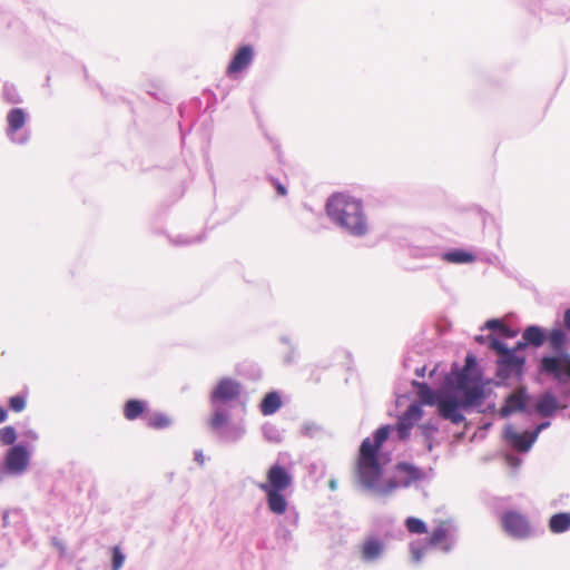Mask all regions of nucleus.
<instances>
[{"mask_svg":"<svg viewBox=\"0 0 570 570\" xmlns=\"http://www.w3.org/2000/svg\"><path fill=\"white\" fill-rule=\"evenodd\" d=\"M522 338L533 348L548 344L550 352L542 353L538 357L537 373L548 380L552 376H559V370L570 356V335L560 326L546 328L531 324L523 328Z\"/></svg>","mask_w":570,"mask_h":570,"instance_id":"obj_1","label":"nucleus"},{"mask_svg":"<svg viewBox=\"0 0 570 570\" xmlns=\"http://www.w3.org/2000/svg\"><path fill=\"white\" fill-rule=\"evenodd\" d=\"M444 377L445 385L455 393L466 412L481 406L488 397L483 370L479 365L478 357L471 352L466 354L462 367L454 362Z\"/></svg>","mask_w":570,"mask_h":570,"instance_id":"obj_2","label":"nucleus"},{"mask_svg":"<svg viewBox=\"0 0 570 570\" xmlns=\"http://www.w3.org/2000/svg\"><path fill=\"white\" fill-rule=\"evenodd\" d=\"M325 212L336 227L352 237L362 238L370 230L363 200L348 193L332 194L326 199Z\"/></svg>","mask_w":570,"mask_h":570,"instance_id":"obj_3","label":"nucleus"},{"mask_svg":"<svg viewBox=\"0 0 570 570\" xmlns=\"http://www.w3.org/2000/svg\"><path fill=\"white\" fill-rule=\"evenodd\" d=\"M414 389L417 403L422 405L436 406L438 414L441 419L450 421L454 425H459L466 421L463 414V406L455 393L445 385V377H443L441 390H433L428 383L416 380L411 381Z\"/></svg>","mask_w":570,"mask_h":570,"instance_id":"obj_4","label":"nucleus"},{"mask_svg":"<svg viewBox=\"0 0 570 570\" xmlns=\"http://www.w3.org/2000/svg\"><path fill=\"white\" fill-rule=\"evenodd\" d=\"M386 456L371 452H362L358 449L356 461V478L362 489L379 497H386L384 492L385 480H383Z\"/></svg>","mask_w":570,"mask_h":570,"instance_id":"obj_5","label":"nucleus"},{"mask_svg":"<svg viewBox=\"0 0 570 570\" xmlns=\"http://www.w3.org/2000/svg\"><path fill=\"white\" fill-rule=\"evenodd\" d=\"M243 393V385L235 379H220L209 394V402L213 406V414L209 420L210 429L225 425L230 417L229 410L225 405L239 399Z\"/></svg>","mask_w":570,"mask_h":570,"instance_id":"obj_6","label":"nucleus"},{"mask_svg":"<svg viewBox=\"0 0 570 570\" xmlns=\"http://www.w3.org/2000/svg\"><path fill=\"white\" fill-rule=\"evenodd\" d=\"M524 9L542 23H566L570 21V7L561 0H522Z\"/></svg>","mask_w":570,"mask_h":570,"instance_id":"obj_7","label":"nucleus"},{"mask_svg":"<svg viewBox=\"0 0 570 570\" xmlns=\"http://www.w3.org/2000/svg\"><path fill=\"white\" fill-rule=\"evenodd\" d=\"M455 539L450 535L445 525L435 527L429 538L419 539L410 543V550L414 562H420L428 550L440 547L444 553L451 552L455 547Z\"/></svg>","mask_w":570,"mask_h":570,"instance_id":"obj_8","label":"nucleus"},{"mask_svg":"<svg viewBox=\"0 0 570 570\" xmlns=\"http://www.w3.org/2000/svg\"><path fill=\"white\" fill-rule=\"evenodd\" d=\"M527 358L523 355L513 354L512 350L497 358L495 380L491 381L497 387H510L509 380L523 379ZM490 383V381H488Z\"/></svg>","mask_w":570,"mask_h":570,"instance_id":"obj_9","label":"nucleus"},{"mask_svg":"<svg viewBox=\"0 0 570 570\" xmlns=\"http://www.w3.org/2000/svg\"><path fill=\"white\" fill-rule=\"evenodd\" d=\"M29 112L21 107H12L6 115L4 134L8 140L18 146H26L31 139V129L27 126Z\"/></svg>","mask_w":570,"mask_h":570,"instance_id":"obj_10","label":"nucleus"},{"mask_svg":"<svg viewBox=\"0 0 570 570\" xmlns=\"http://www.w3.org/2000/svg\"><path fill=\"white\" fill-rule=\"evenodd\" d=\"M394 476L385 480L384 492L386 497L400 488H410L412 484L423 481L426 478V473L423 469L417 465L400 461L394 468Z\"/></svg>","mask_w":570,"mask_h":570,"instance_id":"obj_11","label":"nucleus"},{"mask_svg":"<svg viewBox=\"0 0 570 570\" xmlns=\"http://www.w3.org/2000/svg\"><path fill=\"white\" fill-rule=\"evenodd\" d=\"M500 521L505 533L514 540H528L543 532L534 529L527 515L512 509L502 512Z\"/></svg>","mask_w":570,"mask_h":570,"instance_id":"obj_12","label":"nucleus"},{"mask_svg":"<svg viewBox=\"0 0 570 570\" xmlns=\"http://www.w3.org/2000/svg\"><path fill=\"white\" fill-rule=\"evenodd\" d=\"M31 451L27 441L10 446L2 460L4 471L11 475H21L30 464Z\"/></svg>","mask_w":570,"mask_h":570,"instance_id":"obj_13","label":"nucleus"},{"mask_svg":"<svg viewBox=\"0 0 570 570\" xmlns=\"http://www.w3.org/2000/svg\"><path fill=\"white\" fill-rule=\"evenodd\" d=\"M534 395L530 394L525 386L517 391L510 392L499 410V415L502 419L510 417L514 413H523L530 415L531 403Z\"/></svg>","mask_w":570,"mask_h":570,"instance_id":"obj_14","label":"nucleus"},{"mask_svg":"<svg viewBox=\"0 0 570 570\" xmlns=\"http://www.w3.org/2000/svg\"><path fill=\"white\" fill-rule=\"evenodd\" d=\"M294 483V476L291 471L281 464L274 462L266 472V481L258 484L262 491L278 490L286 491Z\"/></svg>","mask_w":570,"mask_h":570,"instance_id":"obj_15","label":"nucleus"},{"mask_svg":"<svg viewBox=\"0 0 570 570\" xmlns=\"http://www.w3.org/2000/svg\"><path fill=\"white\" fill-rule=\"evenodd\" d=\"M567 409L566 404H561L558 396L552 390H547L539 396H534L531 403L530 415L537 414L541 417H553L559 410Z\"/></svg>","mask_w":570,"mask_h":570,"instance_id":"obj_16","label":"nucleus"},{"mask_svg":"<svg viewBox=\"0 0 570 570\" xmlns=\"http://www.w3.org/2000/svg\"><path fill=\"white\" fill-rule=\"evenodd\" d=\"M393 430H394V425H392V424L381 425L373 432V434H372L373 440H371L370 438H365L361 442L360 450H362V452H371V453L386 456V461H391V452H383L382 445L390 438L391 432Z\"/></svg>","mask_w":570,"mask_h":570,"instance_id":"obj_17","label":"nucleus"},{"mask_svg":"<svg viewBox=\"0 0 570 570\" xmlns=\"http://www.w3.org/2000/svg\"><path fill=\"white\" fill-rule=\"evenodd\" d=\"M504 441L520 453H528L535 442H530L531 433L529 430L518 432L511 424H508L503 432Z\"/></svg>","mask_w":570,"mask_h":570,"instance_id":"obj_18","label":"nucleus"},{"mask_svg":"<svg viewBox=\"0 0 570 570\" xmlns=\"http://www.w3.org/2000/svg\"><path fill=\"white\" fill-rule=\"evenodd\" d=\"M407 252L412 258L441 259L442 245L417 240L407 245Z\"/></svg>","mask_w":570,"mask_h":570,"instance_id":"obj_19","label":"nucleus"},{"mask_svg":"<svg viewBox=\"0 0 570 570\" xmlns=\"http://www.w3.org/2000/svg\"><path fill=\"white\" fill-rule=\"evenodd\" d=\"M254 59V48L252 45L240 46L233 55L228 66L227 73L229 76L238 73L246 69Z\"/></svg>","mask_w":570,"mask_h":570,"instance_id":"obj_20","label":"nucleus"},{"mask_svg":"<svg viewBox=\"0 0 570 570\" xmlns=\"http://www.w3.org/2000/svg\"><path fill=\"white\" fill-rule=\"evenodd\" d=\"M385 549L382 539L376 535H368L361 546V558L364 562H375L383 557Z\"/></svg>","mask_w":570,"mask_h":570,"instance_id":"obj_21","label":"nucleus"},{"mask_svg":"<svg viewBox=\"0 0 570 570\" xmlns=\"http://www.w3.org/2000/svg\"><path fill=\"white\" fill-rule=\"evenodd\" d=\"M122 414L128 421L145 419L149 414V402L142 399H129L124 403Z\"/></svg>","mask_w":570,"mask_h":570,"instance_id":"obj_22","label":"nucleus"},{"mask_svg":"<svg viewBox=\"0 0 570 570\" xmlns=\"http://www.w3.org/2000/svg\"><path fill=\"white\" fill-rule=\"evenodd\" d=\"M441 261L450 264L463 265L472 264L476 261L474 253L464 248H444L442 246Z\"/></svg>","mask_w":570,"mask_h":570,"instance_id":"obj_23","label":"nucleus"},{"mask_svg":"<svg viewBox=\"0 0 570 570\" xmlns=\"http://www.w3.org/2000/svg\"><path fill=\"white\" fill-rule=\"evenodd\" d=\"M266 498L267 509L276 515L286 513L288 508V500L285 495V491L267 490L263 491Z\"/></svg>","mask_w":570,"mask_h":570,"instance_id":"obj_24","label":"nucleus"},{"mask_svg":"<svg viewBox=\"0 0 570 570\" xmlns=\"http://www.w3.org/2000/svg\"><path fill=\"white\" fill-rule=\"evenodd\" d=\"M218 436L219 441L224 443H236L246 433V429L243 424H228L222 425L217 429H212Z\"/></svg>","mask_w":570,"mask_h":570,"instance_id":"obj_25","label":"nucleus"},{"mask_svg":"<svg viewBox=\"0 0 570 570\" xmlns=\"http://www.w3.org/2000/svg\"><path fill=\"white\" fill-rule=\"evenodd\" d=\"M283 401L278 391L267 392L259 403V411L263 415L275 414L282 407Z\"/></svg>","mask_w":570,"mask_h":570,"instance_id":"obj_26","label":"nucleus"},{"mask_svg":"<svg viewBox=\"0 0 570 570\" xmlns=\"http://www.w3.org/2000/svg\"><path fill=\"white\" fill-rule=\"evenodd\" d=\"M549 530L554 534H561L570 530V512H558L550 517Z\"/></svg>","mask_w":570,"mask_h":570,"instance_id":"obj_27","label":"nucleus"},{"mask_svg":"<svg viewBox=\"0 0 570 570\" xmlns=\"http://www.w3.org/2000/svg\"><path fill=\"white\" fill-rule=\"evenodd\" d=\"M279 342L287 346V351L284 353L283 356V363L285 365L296 364L299 357L297 343L293 342V340L287 335H282L279 337Z\"/></svg>","mask_w":570,"mask_h":570,"instance_id":"obj_28","label":"nucleus"},{"mask_svg":"<svg viewBox=\"0 0 570 570\" xmlns=\"http://www.w3.org/2000/svg\"><path fill=\"white\" fill-rule=\"evenodd\" d=\"M147 419V426L154 430H165L171 426L173 420L164 412L156 411L149 413Z\"/></svg>","mask_w":570,"mask_h":570,"instance_id":"obj_29","label":"nucleus"},{"mask_svg":"<svg viewBox=\"0 0 570 570\" xmlns=\"http://www.w3.org/2000/svg\"><path fill=\"white\" fill-rule=\"evenodd\" d=\"M1 98L6 104L20 105L23 102L17 87L11 82H4L2 87Z\"/></svg>","mask_w":570,"mask_h":570,"instance_id":"obj_30","label":"nucleus"},{"mask_svg":"<svg viewBox=\"0 0 570 570\" xmlns=\"http://www.w3.org/2000/svg\"><path fill=\"white\" fill-rule=\"evenodd\" d=\"M262 433L267 442L277 444L283 441V434L281 430L273 423H264L262 425Z\"/></svg>","mask_w":570,"mask_h":570,"instance_id":"obj_31","label":"nucleus"},{"mask_svg":"<svg viewBox=\"0 0 570 570\" xmlns=\"http://www.w3.org/2000/svg\"><path fill=\"white\" fill-rule=\"evenodd\" d=\"M301 434L305 438L317 439L324 434V429L314 421H306L301 426Z\"/></svg>","mask_w":570,"mask_h":570,"instance_id":"obj_32","label":"nucleus"},{"mask_svg":"<svg viewBox=\"0 0 570 570\" xmlns=\"http://www.w3.org/2000/svg\"><path fill=\"white\" fill-rule=\"evenodd\" d=\"M405 527L410 533L424 534L428 533V524L419 518L407 517L405 519Z\"/></svg>","mask_w":570,"mask_h":570,"instance_id":"obj_33","label":"nucleus"},{"mask_svg":"<svg viewBox=\"0 0 570 570\" xmlns=\"http://www.w3.org/2000/svg\"><path fill=\"white\" fill-rule=\"evenodd\" d=\"M422 406V403L412 402L401 416L415 424V422L423 416L424 412Z\"/></svg>","mask_w":570,"mask_h":570,"instance_id":"obj_34","label":"nucleus"},{"mask_svg":"<svg viewBox=\"0 0 570 570\" xmlns=\"http://www.w3.org/2000/svg\"><path fill=\"white\" fill-rule=\"evenodd\" d=\"M27 397L28 393L26 391L11 396L8 401L9 409L16 413L22 412L27 406Z\"/></svg>","mask_w":570,"mask_h":570,"instance_id":"obj_35","label":"nucleus"},{"mask_svg":"<svg viewBox=\"0 0 570 570\" xmlns=\"http://www.w3.org/2000/svg\"><path fill=\"white\" fill-rule=\"evenodd\" d=\"M413 425V422L399 416L397 422L394 425V430H396L397 436L401 441H406L410 438Z\"/></svg>","mask_w":570,"mask_h":570,"instance_id":"obj_36","label":"nucleus"},{"mask_svg":"<svg viewBox=\"0 0 570 570\" xmlns=\"http://www.w3.org/2000/svg\"><path fill=\"white\" fill-rule=\"evenodd\" d=\"M18 434L12 425H7L0 429V445H16Z\"/></svg>","mask_w":570,"mask_h":570,"instance_id":"obj_37","label":"nucleus"},{"mask_svg":"<svg viewBox=\"0 0 570 570\" xmlns=\"http://www.w3.org/2000/svg\"><path fill=\"white\" fill-rule=\"evenodd\" d=\"M550 380L556 383V386L570 385V356L559 370V376H552Z\"/></svg>","mask_w":570,"mask_h":570,"instance_id":"obj_38","label":"nucleus"},{"mask_svg":"<svg viewBox=\"0 0 570 570\" xmlns=\"http://www.w3.org/2000/svg\"><path fill=\"white\" fill-rule=\"evenodd\" d=\"M488 347L489 350L494 351L498 354V356L511 351L505 342L494 336L493 334H490Z\"/></svg>","mask_w":570,"mask_h":570,"instance_id":"obj_39","label":"nucleus"},{"mask_svg":"<svg viewBox=\"0 0 570 570\" xmlns=\"http://www.w3.org/2000/svg\"><path fill=\"white\" fill-rule=\"evenodd\" d=\"M205 237L206 235L204 233L195 237H189L187 235H177L175 238L171 239V243L177 246H185L202 243L205 239Z\"/></svg>","mask_w":570,"mask_h":570,"instance_id":"obj_40","label":"nucleus"},{"mask_svg":"<svg viewBox=\"0 0 570 570\" xmlns=\"http://www.w3.org/2000/svg\"><path fill=\"white\" fill-rule=\"evenodd\" d=\"M126 556L118 546L111 548V570H120L125 563Z\"/></svg>","mask_w":570,"mask_h":570,"instance_id":"obj_41","label":"nucleus"},{"mask_svg":"<svg viewBox=\"0 0 570 570\" xmlns=\"http://www.w3.org/2000/svg\"><path fill=\"white\" fill-rule=\"evenodd\" d=\"M419 428L424 440L434 439V434L439 431L438 423L432 420L422 423Z\"/></svg>","mask_w":570,"mask_h":570,"instance_id":"obj_42","label":"nucleus"},{"mask_svg":"<svg viewBox=\"0 0 570 570\" xmlns=\"http://www.w3.org/2000/svg\"><path fill=\"white\" fill-rule=\"evenodd\" d=\"M275 537L278 541L283 542L284 544H288L293 541L292 530L282 523H279L278 527L276 528Z\"/></svg>","mask_w":570,"mask_h":570,"instance_id":"obj_43","label":"nucleus"},{"mask_svg":"<svg viewBox=\"0 0 570 570\" xmlns=\"http://www.w3.org/2000/svg\"><path fill=\"white\" fill-rule=\"evenodd\" d=\"M267 180L275 188L278 196H281V197L287 196L288 190H287V185L285 183L281 181L278 178L274 177L273 175H267Z\"/></svg>","mask_w":570,"mask_h":570,"instance_id":"obj_44","label":"nucleus"},{"mask_svg":"<svg viewBox=\"0 0 570 570\" xmlns=\"http://www.w3.org/2000/svg\"><path fill=\"white\" fill-rule=\"evenodd\" d=\"M308 472L312 476H315V479H322L325 475V464L320 462H312L308 465Z\"/></svg>","mask_w":570,"mask_h":570,"instance_id":"obj_45","label":"nucleus"},{"mask_svg":"<svg viewBox=\"0 0 570 570\" xmlns=\"http://www.w3.org/2000/svg\"><path fill=\"white\" fill-rule=\"evenodd\" d=\"M551 425V422L549 420L542 421L539 424H537L533 430L529 431L531 433V440L530 442H535L539 438V434L547 430Z\"/></svg>","mask_w":570,"mask_h":570,"instance_id":"obj_46","label":"nucleus"},{"mask_svg":"<svg viewBox=\"0 0 570 570\" xmlns=\"http://www.w3.org/2000/svg\"><path fill=\"white\" fill-rule=\"evenodd\" d=\"M502 321L499 318H490L481 327V331L489 330V331H501L502 327Z\"/></svg>","mask_w":570,"mask_h":570,"instance_id":"obj_47","label":"nucleus"},{"mask_svg":"<svg viewBox=\"0 0 570 570\" xmlns=\"http://www.w3.org/2000/svg\"><path fill=\"white\" fill-rule=\"evenodd\" d=\"M285 514V520L293 527H296L297 523H298V512L296 511V509L294 507H292L291 509L287 508V511Z\"/></svg>","mask_w":570,"mask_h":570,"instance_id":"obj_48","label":"nucleus"},{"mask_svg":"<svg viewBox=\"0 0 570 570\" xmlns=\"http://www.w3.org/2000/svg\"><path fill=\"white\" fill-rule=\"evenodd\" d=\"M528 347H530L529 343L521 337V340L518 341L513 347H510V350H512L513 354H519V352H522Z\"/></svg>","mask_w":570,"mask_h":570,"instance_id":"obj_49","label":"nucleus"},{"mask_svg":"<svg viewBox=\"0 0 570 570\" xmlns=\"http://www.w3.org/2000/svg\"><path fill=\"white\" fill-rule=\"evenodd\" d=\"M22 436L30 441V442H36L39 440V434L36 430L33 429H26L23 432H22Z\"/></svg>","mask_w":570,"mask_h":570,"instance_id":"obj_50","label":"nucleus"},{"mask_svg":"<svg viewBox=\"0 0 570 570\" xmlns=\"http://www.w3.org/2000/svg\"><path fill=\"white\" fill-rule=\"evenodd\" d=\"M500 332L505 338H513L518 335V332L514 328L504 324H502Z\"/></svg>","mask_w":570,"mask_h":570,"instance_id":"obj_51","label":"nucleus"},{"mask_svg":"<svg viewBox=\"0 0 570 570\" xmlns=\"http://www.w3.org/2000/svg\"><path fill=\"white\" fill-rule=\"evenodd\" d=\"M266 137L271 141V144L273 145V149H274V151L277 155L278 163H282L283 160H282L281 144L277 140H275L274 138L269 137V136H266Z\"/></svg>","mask_w":570,"mask_h":570,"instance_id":"obj_52","label":"nucleus"},{"mask_svg":"<svg viewBox=\"0 0 570 570\" xmlns=\"http://www.w3.org/2000/svg\"><path fill=\"white\" fill-rule=\"evenodd\" d=\"M563 327H561L562 330L566 331V333H568V335L570 334V307L567 308L563 313Z\"/></svg>","mask_w":570,"mask_h":570,"instance_id":"obj_53","label":"nucleus"},{"mask_svg":"<svg viewBox=\"0 0 570 570\" xmlns=\"http://www.w3.org/2000/svg\"><path fill=\"white\" fill-rule=\"evenodd\" d=\"M505 459H507L508 463L512 466H518L521 464V459L515 454H511V453L507 454Z\"/></svg>","mask_w":570,"mask_h":570,"instance_id":"obj_54","label":"nucleus"},{"mask_svg":"<svg viewBox=\"0 0 570 570\" xmlns=\"http://www.w3.org/2000/svg\"><path fill=\"white\" fill-rule=\"evenodd\" d=\"M557 389L561 399H570L569 385L557 386Z\"/></svg>","mask_w":570,"mask_h":570,"instance_id":"obj_55","label":"nucleus"},{"mask_svg":"<svg viewBox=\"0 0 570 570\" xmlns=\"http://www.w3.org/2000/svg\"><path fill=\"white\" fill-rule=\"evenodd\" d=\"M51 543L55 548H57L61 553H63L66 551V546L65 543L58 539L57 537H52L51 538Z\"/></svg>","mask_w":570,"mask_h":570,"instance_id":"obj_56","label":"nucleus"},{"mask_svg":"<svg viewBox=\"0 0 570 570\" xmlns=\"http://www.w3.org/2000/svg\"><path fill=\"white\" fill-rule=\"evenodd\" d=\"M194 460L199 464L204 465L205 463V456L202 450H195L194 452Z\"/></svg>","mask_w":570,"mask_h":570,"instance_id":"obj_57","label":"nucleus"},{"mask_svg":"<svg viewBox=\"0 0 570 570\" xmlns=\"http://www.w3.org/2000/svg\"><path fill=\"white\" fill-rule=\"evenodd\" d=\"M262 377V371L258 366H252L250 379L259 380Z\"/></svg>","mask_w":570,"mask_h":570,"instance_id":"obj_58","label":"nucleus"},{"mask_svg":"<svg viewBox=\"0 0 570 570\" xmlns=\"http://www.w3.org/2000/svg\"><path fill=\"white\" fill-rule=\"evenodd\" d=\"M489 340H490V334L489 335H476L474 337V341L478 343V344H489Z\"/></svg>","mask_w":570,"mask_h":570,"instance_id":"obj_59","label":"nucleus"},{"mask_svg":"<svg viewBox=\"0 0 570 570\" xmlns=\"http://www.w3.org/2000/svg\"><path fill=\"white\" fill-rule=\"evenodd\" d=\"M8 410L4 406L0 405V424L8 420Z\"/></svg>","mask_w":570,"mask_h":570,"instance_id":"obj_60","label":"nucleus"},{"mask_svg":"<svg viewBox=\"0 0 570 570\" xmlns=\"http://www.w3.org/2000/svg\"><path fill=\"white\" fill-rule=\"evenodd\" d=\"M426 365L419 366L414 370V373L419 377H423L425 375Z\"/></svg>","mask_w":570,"mask_h":570,"instance_id":"obj_61","label":"nucleus"},{"mask_svg":"<svg viewBox=\"0 0 570 570\" xmlns=\"http://www.w3.org/2000/svg\"><path fill=\"white\" fill-rule=\"evenodd\" d=\"M1 520H2V527L3 528L9 525V511H7V510L3 511Z\"/></svg>","mask_w":570,"mask_h":570,"instance_id":"obj_62","label":"nucleus"},{"mask_svg":"<svg viewBox=\"0 0 570 570\" xmlns=\"http://www.w3.org/2000/svg\"><path fill=\"white\" fill-rule=\"evenodd\" d=\"M424 442L426 450L431 452L433 450V439L424 440Z\"/></svg>","mask_w":570,"mask_h":570,"instance_id":"obj_63","label":"nucleus"},{"mask_svg":"<svg viewBox=\"0 0 570 570\" xmlns=\"http://www.w3.org/2000/svg\"><path fill=\"white\" fill-rule=\"evenodd\" d=\"M328 485H330V489H331L332 491L336 490V488H337V482H336V480L332 479V480L330 481Z\"/></svg>","mask_w":570,"mask_h":570,"instance_id":"obj_64","label":"nucleus"}]
</instances>
